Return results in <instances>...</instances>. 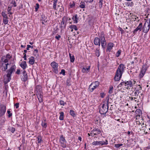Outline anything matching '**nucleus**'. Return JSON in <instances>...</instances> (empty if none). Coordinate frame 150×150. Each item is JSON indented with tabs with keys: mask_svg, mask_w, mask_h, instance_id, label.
<instances>
[{
	"mask_svg": "<svg viewBox=\"0 0 150 150\" xmlns=\"http://www.w3.org/2000/svg\"><path fill=\"white\" fill-rule=\"evenodd\" d=\"M108 101L102 104L101 108H100L99 112L101 114H104L108 111Z\"/></svg>",
	"mask_w": 150,
	"mask_h": 150,
	"instance_id": "4",
	"label": "nucleus"
},
{
	"mask_svg": "<svg viewBox=\"0 0 150 150\" xmlns=\"http://www.w3.org/2000/svg\"><path fill=\"white\" fill-rule=\"evenodd\" d=\"M132 84L131 81H127L125 82V88H128L129 87H131L132 86Z\"/></svg>",
	"mask_w": 150,
	"mask_h": 150,
	"instance_id": "11",
	"label": "nucleus"
},
{
	"mask_svg": "<svg viewBox=\"0 0 150 150\" xmlns=\"http://www.w3.org/2000/svg\"><path fill=\"white\" fill-rule=\"evenodd\" d=\"M51 65L53 69L54 72L55 73H57L58 72L57 63L55 62H53L51 63Z\"/></svg>",
	"mask_w": 150,
	"mask_h": 150,
	"instance_id": "8",
	"label": "nucleus"
},
{
	"mask_svg": "<svg viewBox=\"0 0 150 150\" xmlns=\"http://www.w3.org/2000/svg\"><path fill=\"white\" fill-rule=\"evenodd\" d=\"M23 76L22 77V80L23 81H25L28 79V75L26 71L25 70L23 71Z\"/></svg>",
	"mask_w": 150,
	"mask_h": 150,
	"instance_id": "13",
	"label": "nucleus"
},
{
	"mask_svg": "<svg viewBox=\"0 0 150 150\" xmlns=\"http://www.w3.org/2000/svg\"><path fill=\"white\" fill-rule=\"evenodd\" d=\"M99 83L98 81L92 83L89 86V89L91 92H92L99 85Z\"/></svg>",
	"mask_w": 150,
	"mask_h": 150,
	"instance_id": "5",
	"label": "nucleus"
},
{
	"mask_svg": "<svg viewBox=\"0 0 150 150\" xmlns=\"http://www.w3.org/2000/svg\"><path fill=\"white\" fill-rule=\"evenodd\" d=\"M100 39L101 46L103 48H105L106 45V42L105 40L104 35L103 32H102L100 34Z\"/></svg>",
	"mask_w": 150,
	"mask_h": 150,
	"instance_id": "7",
	"label": "nucleus"
},
{
	"mask_svg": "<svg viewBox=\"0 0 150 150\" xmlns=\"http://www.w3.org/2000/svg\"><path fill=\"white\" fill-rule=\"evenodd\" d=\"M34 51L36 53H37L38 52V50L35 49L34 50Z\"/></svg>",
	"mask_w": 150,
	"mask_h": 150,
	"instance_id": "60",
	"label": "nucleus"
},
{
	"mask_svg": "<svg viewBox=\"0 0 150 150\" xmlns=\"http://www.w3.org/2000/svg\"><path fill=\"white\" fill-rule=\"evenodd\" d=\"M103 1V0H99V6L100 8H101L102 7Z\"/></svg>",
	"mask_w": 150,
	"mask_h": 150,
	"instance_id": "36",
	"label": "nucleus"
},
{
	"mask_svg": "<svg viewBox=\"0 0 150 150\" xmlns=\"http://www.w3.org/2000/svg\"><path fill=\"white\" fill-rule=\"evenodd\" d=\"M69 55L71 62H73L74 60V56L73 55L71 56V54L70 53L69 54Z\"/></svg>",
	"mask_w": 150,
	"mask_h": 150,
	"instance_id": "32",
	"label": "nucleus"
},
{
	"mask_svg": "<svg viewBox=\"0 0 150 150\" xmlns=\"http://www.w3.org/2000/svg\"><path fill=\"white\" fill-rule=\"evenodd\" d=\"M11 8H12L11 7H10L9 6H8V8L7 9V11L8 12H9L11 10Z\"/></svg>",
	"mask_w": 150,
	"mask_h": 150,
	"instance_id": "49",
	"label": "nucleus"
},
{
	"mask_svg": "<svg viewBox=\"0 0 150 150\" xmlns=\"http://www.w3.org/2000/svg\"><path fill=\"white\" fill-rule=\"evenodd\" d=\"M46 119H43L42 121V122L41 124V125L42 126L45 128H46L47 127V123L46 122Z\"/></svg>",
	"mask_w": 150,
	"mask_h": 150,
	"instance_id": "20",
	"label": "nucleus"
},
{
	"mask_svg": "<svg viewBox=\"0 0 150 150\" xmlns=\"http://www.w3.org/2000/svg\"><path fill=\"white\" fill-rule=\"evenodd\" d=\"M130 132H129V131H128V132H127V134H130Z\"/></svg>",
	"mask_w": 150,
	"mask_h": 150,
	"instance_id": "64",
	"label": "nucleus"
},
{
	"mask_svg": "<svg viewBox=\"0 0 150 150\" xmlns=\"http://www.w3.org/2000/svg\"><path fill=\"white\" fill-rule=\"evenodd\" d=\"M20 70L19 69H17L16 72V73L17 74H20Z\"/></svg>",
	"mask_w": 150,
	"mask_h": 150,
	"instance_id": "54",
	"label": "nucleus"
},
{
	"mask_svg": "<svg viewBox=\"0 0 150 150\" xmlns=\"http://www.w3.org/2000/svg\"><path fill=\"white\" fill-rule=\"evenodd\" d=\"M15 68L14 66H12L11 68L7 70V74L4 76V82L6 84L9 82L11 79V75L15 71Z\"/></svg>",
	"mask_w": 150,
	"mask_h": 150,
	"instance_id": "3",
	"label": "nucleus"
},
{
	"mask_svg": "<svg viewBox=\"0 0 150 150\" xmlns=\"http://www.w3.org/2000/svg\"><path fill=\"white\" fill-rule=\"evenodd\" d=\"M6 110V107L4 105H1L0 108V116H2L4 114Z\"/></svg>",
	"mask_w": 150,
	"mask_h": 150,
	"instance_id": "10",
	"label": "nucleus"
},
{
	"mask_svg": "<svg viewBox=\"0 0 150 150\" xmlns=\"http://www.w3.org/2000/svg\"><path fill=\"white\" fill-rule=\"evenodd\" d=\"M69 28L71 29V32H73V29L75 30H78L76 26L75 25H71L69 27Z\"/></svg>",
	"mask_w": 150,
	"mask_h": 150,
	"instance_id": "28",
	"label": "nucleus"
},
{
	"mask_svg": "<svg viewBox=\"0 0 150 150\" xmlns=\"http://www.w3.org/2000/svg\"><path fill=\"white\" fill-rule=\"evenodd\" d=\"M122 145L123 144H115V146L117 148H118L119 147L121 146H122Z\"/></svg>",
	"mask_w": 150,
	"mask_h": 150,
	"instance_id": "38",
	"label": "nucleus"
},
{
	"mask_svg": "<svg viewBox=\"0 0 150 150\" xmlns=\"http://www.w3.org/2000/svg\"><path fill=\"white\" fill-rule=\"evenodd\" d=\"M10 7H16V3L14 0H12L10 2V3L9 5Z\"/></svg>",
	"mask_w": 150,
	"mask_h": 150,
	"instance_id": "22",
	"label": "nucleus"
},
{
	"mask_svg": "<svg viewBox=\"0 0 150 150\" xmlns=\"http://www.w3.org/2000/svg\"><path fill=\"white\" fill-rule=\"evenodd\" d=\"M100 39L97 37L95 38L94 40V43L95 45H100Z\"/></svg>",
	"mask_w": 150,
	"mask_h": 150,
	"instance_id": "16",
	"label": "nucleus"
},
{
	"mask_svg": "<svg viewBox=\"0 0 150 150\" xmlns=\"http://www.w3.org/2000/svg\"><path fill=\"white\" fill-rule=\"evenodd\" d=\"M139 88H138L137 90H136L135 91L134 93L133 96H134L135 97L134 98V99H136L137 98L138 95L139 94V90H141L142 87L140 85H139Z\"/></svg>",
	"mask_w": 150,
	"mask_h": 150,
	"instance_id": "12",
	"label": "nucleus"
},
{
	"mask_svg": "<svg viewBox=\"0 0 150 150\" xmlns=\"http://www.w3.org/2000/svg\"><path fill=\"white\" fill-rule=\"evenodd\" d=\"M148 122L149 126H150V120H149Z\"/></svg>",
	"mask_w": 150,
	"mask_h": 150,
	"instance_id": "61",
	"label": "nucleus"
},
{
	"mask_svg": "<svg viewBox=\"0 0 150 150\" xmlns=\"http://www.w3.org/2000/svg\"><path fill=\"white\" fill-rule=\"evenodd\" d=\"M15 128H13V127L12 128L11 130V132H12V133H13V132H15Z\"/></svg>",
	"mask_w": 150,
	"mask_h": 150,
	"instance_id": "52",
	"label": "nucleus"
},
{
	"mask_svg": "<svg viewBox=\"0 0 150 150\" xmlns=\"http://www.w3.org/2000/svg\"><path fill=\"white\" fill-rule=\"evenodd\" d=\"M59 103L61 105L64 106V104H66L62 100H61L59 101Z\"/></svg>",
	"mask_w": 150,
	"mask_h": 150,
	"instance_id": "41",
	"label": "nucleus"
},
{
	"mask_svg": "<svg viewBox=\"0 0 150 150\" xmlns=\"http://www.w3.org/2000/svg\"><path fill=\"white\" fill-rule=\"evenodd\" d=\"M100 49L99 48H97L95 51V54L97 57L99 56L100 55V52L99 51Z\"/></svg>",
	"mask_w": 150,
	"mask_h": 150,
	"instance_id": "26",
	"label": "nucleus"
},
{
	"mask_svg": "<svg viewBox=\"0 0 150 150\" xmlns=\"http://www.w3.org/2000/svg\"><path fill=\"white\" fill-rule=\"evenodd\" d=\"M70 115L73 117H75L76 116V114L75 113L74 111L71 110L70 111Z\"/></svg>",
	"mask_w": 150,
	"mask_h": 150,
	"instance_id": "33",
	"label": "nucleus"
},
{
	"mask_svg": "<svg viewBox=\"0 0 150 150\" xmlns=\"http://www.w3.org/2000/svg\"><path fill=\"white\" fill-rule=\"evenodd\" d=\"M60 116L59 117V119L61 120H63L64 119V112H61L60 113Z\"/></svg>",
	"mask_w": 150,
	"mask_h": 150,
	"instance_id": "31",
	"label": "nucleus"
},
{
	"mask_svg": "<svg viewBox=\"0 0 150 150\" xmlns=\"http://www.w3.org/2000/svg\"><path fill=\"white\" fill-rule=\"evenodd\" d=\"M146 69L143 67L142 69L141 70L140 73L139 75V77L141 78L143 77L144 74H145V72L146 71Z\"/></svg>",
	"mask_w": 150,
	"mask_h": 150,
	"instance_id": "18",
	"label": "nucleus"
},
{
	"mask_svg": "<svg viewBox=\"0 0 150 150\" xmlns=\"http://www.w3.org/2000/svg\"><path fill=\"white\" fill-rule=\"evenodd\" d=\"M11 58V56L9 54H7L6 56H3L1 58V68L3 71H5L8 68H11L12 66H14L16 68V66L14 63L12 62L8 63Z\"/></svg>",
	"mask_w": 150,
	"mask_h": 150,
	"instance_id": "1",
	"label": "nucleus"
},
{
	"mask_svg": "<svg viewBox=\"0 0 150 150\" xmlns=\"http://www.w3.org/2000/svg\"><path fill=\"white\" fill-rule=\"evenodd\" d=\"M39 5L38 4H36V6L35 8V11H38V8H39Z\"/></svg>",
	"mask_w": 150,
	"mask_h": 150,
	"instance_id": "44",
	"label": "nucleus"
},
{
	"mask_svg": "<svg viewBox=\"0 0 150 150\" xmlns=\"http://www.w3.org/2000/svg\"><path fill=\"white\" fill-rule=\"evenodd\" d=\"M74 6H75V4L74 3H73L72 4H71V3L70 4V7H71V8L73 7Z\"/></svg>",
	"mask_w": 150,
	"mask_h": 150,
	"instance_id": "51",
	"label": "nucleus"
},
{
	"mask_svg": "<svg viewBox=\"0 0 150 150\" xmlns=\"http://www.w3.org/2000/svg\"><path fill=\"white\" fill-rule=\"evenodd\" d=\"M121 53V50H118L116 54V56L117 57H118L119 56Z\"/></svg>",
	"mask_w": 150,
	"mask_h": 150,
	"instance_id": "43",
	"label": "nucleus"
},
{
	"mask_svg": "<svg viewBox=\"0 0 150 150\" xmlns=\"http://www.w3.org/2000/svg\"><path fill=\"white\" fill-rule=\"evenodd\" d=\"M19 103H16L14 106H15L16 108H18L19 107Z\"/></svg>",
	"mask_w": 150,
	"mask_h": 150,
	"instance_id": "48",
	"label": "nucleus"
},
{
	"mask_svg": "<svg viewBox=\"0 0 150 150\" xmlns=\"http://www.w3.org/2000/svg\"><path fill=\"white\" fill-rule=\"evenodd\" d=\"M61 25L62 27H63L64 26V27H65V25L64 24V22L63 21H62L61 22Z\"/></svg>",
	"mask_w": 150,
	"mask_h": 150,
	"instance_id": "47",
	"label": "nucleus"
},
{
	"mask_svg": "<svg viewBox=\"0 0 150 150\" xmlns=\"http://www.w3.org/2000/svg\"><path fill=\"white\" fill-rule=\"evenodd\" d=\"M100 95H101V97L102 98H103L105 96V95L104 93H101Z\"/></svg>",
	"mask_w": 150,
	"mask_h": 150,
	"instance_id": "57",
	"label": "nucleus"
},
{
	"mask_svg": "<svg viewBox=\"0 0 150 150\" xmlns=\"http://www.w3.org/2000/svg\"><path fill=\"white\" fill-rule=\"evenodd\" d=\"M119 85L120 86V85H121V86L124 85L125 86V82H123L120 83Z\"/></svg>",
	"mask_w": 150,
	"mask_h": 150,
	"instance_id": "55",
	"label": "nucleus"
},
{
	"mask_svg": "<svg viewBox=\"0 0 150 150\" xmlns=\"http://www.w3.org/2000/svg\"><path fill=\"white\" fill-rule=\"evenodd\" d=\"M65 71L64 69H62L61 71V72H60V74H62L63 75H65Z\"/></svg>",
	"mask_w": 150,
	"mask_h": 150,
	"instance_id": "45",
	"label": "nucleus"
},
{
	"mask_svg": "<svg viewBox=\"0 0 150 150\" xmlns=\"http://www.w3.org/2000/svg\"><path fill=\"white\" fill-rule=\"evenodd\" d=\"M27 46L28 47H29V48H33V46H31V45H28Z\"/></svg>",
	"mask_w": 150,
	"mask_h": 150,
	"instance_id": "58",
	"label": "nucleus"
},
{
	"mask_svg": "<svg viewBox=\"0 0 150 150\" xmlns=\"http://www.w3.org/2000/svg\"><path fill=\"white\" fill-rule=\"evenodd\" d=\"M24 56L23 58H24V60H26V54L25 53H24Z\"/></svg>",
	"mask_w": 150,
	"mask_h": 150,
	"instance_id": "56",
	"label": "nucleus"
},
{
	"mask_svg": "<svg viewBox=\"0 0 150 150\" xmlns=\"http://www.w3.org/2000/svg\"><path fill=\"white\" fill-rule=\"evenodd\" d=\"M8 18H4L3 19V22L5 24H6L8 23Z\"/></svg>",
	"mask_w": 150,
	"mask_h": 150,
	"instance_id": "40",
	"label": "nucleus"
},
{
	"mask_svg": "<svg viewBox=\"0 0 150 150\" xmlns=\"http://www.w3.org/2000/svg\"><path fill=\"white\" fill-rule=\"evenodd\" d=\"M114 46V44L112 43H110L108 44V46L107 49V51L109 52L112 49V47Z\"/></svg>",
	"mask_w": 150,
	"mask_h": 150,
	"instance_id": "19",
	"label": "nucleus"
},
{
	"mask_svg": "<svg viewBox=\"0 0 150 150\" xmlns=\"http://www.w3.org/2000/svg\"><path fill=\"white\" fill-rule=\"evenodd\" d=\"M36 90L37 92L36 95L38 94H42V87L40 85L37 86L36 87Z\"/></svg>",
	"mask_w": 150,
	"mask_h": 150,
	"instance_id": "14",
	"label": "nucleus"
},
{
	"mask_svg": "<svg viewBox=\"0 0 150 150\" xmlns=\"http://www.w3.org/2000/svg\"><path fill=\"white\" fill-rule=\"evenodd\" d=\"M101 132L100 130L98 129H94L93 130L91 134H93L94 135H96L100 134Z\"/></svg>",
	"mask_w": 150,
	"mask_h": 150,
	"instance_id": "17",
	"label": "nucleus"
},
{
	"mask_svg": "<svg viewBox=\"0 0 150 150\" xmlns=\"http://www.w3.org/2000/svg\"><path fill=\"white\" fill-rule=\"evenodd\" d=\"M79 7L82 8H85V4L83 2H81L80 3V5H79Z\"/></svg>",
	"mask_w": 150,
	"mask_h": 150,
	"instance_id": "34",
	"label": "nucleus"
},
{
	"mask_svg": "<svg viewBox=\"0 0 150 150\" xmlns=\"http://www.w3.org/2000/svg\"><path fill=\"white\" fill-rule=\"evenodd\" d=\"M125 68V67L124 64H121L119 65L115 75L114 77V79L115 81H118L120 79Z\"/></svg>",
	"mask_w": 150,
	"mask_h": 150,
	"instance_id": "2",
	"label": "nucleus"
},
{
	"mask_svg": "<svg viewBox=\"0 0 150 150\" xmlns=\"http://www.w3.org/2000/svg\"><path fill=\"white\" fill-rule=\"evenodd\" d=\"M59 142L62 146L63 147H66V141L64 138L63 137V135L61 136L59 139Z\"/></svg>",
	"mask_w": 150,
	"mask_h": 150,
	"instance_id": "9",
	"label": "nucleus"
},
{
	"mask_svg": "<svg viewBox=\"0 0 150 150\" xmlns=\"http://www.w3.org/2000/svg\"><path fill=\"white\" fill-rule=\"evenodd\" d=\"M142 23H140L138 26L136 28L134 31L133 33H136L139 30L140 31L142 30Z\"/></svg>",
	"mask_w": 150,
	"mask_h": 150,
	"instance_id": "15",
	"label": "nucleus"
},
{
	"mask_svg": "<svg viewBox=\"0 0 150 150\" xmlns=\"http://www.w3.org/2000/svg\"><path fill=\"white\" fill-rule=\"evenodd\" d=\"M21 67L23 69H25L27 67L26 62L23 61L20 64Z\"/></svg>",
	"mask_w": 150,
	"mask_h": 150,
	"instance_id": "21",
	"label": "nucleus"
},
{
	"mask_svg": "<svg viewBox=\"0 0 150 150\" xmlns=\"http://www.w3.org/2000/svg\"><path fill=\"white\" fill-rule=\"evenodd\" d=\"M2 15L4 17V18H8V17L7 16V15L4 12H2Z\"/></svg>",
	"mask_w": 150,
	"mask_h": 150,
	"instance_id": "37",
	"label": "nucleus"
},
{
	"mask_svg": "<svg viewBox=\"0 0 150 150\" xmlns=\"http://www.w3.org/2000/svg\"><path fill=\"white\" fill-rule=\"evenodd\" d=\"M37 138L38 139V143H41L42 141L41 137L39 136L38 137H37Z\"/></svg>",
	"mask_w": 150,
	"mask_h": 150,
	"instance_id": "39",
	"label": "nucleus"
},
{
	"mask_svg": "<svg viewBox=\"0 0 150 150\" xmlns=\"http://www.w3.org/2000/svg\"><path fill=\"white\" fill-rule=\"evenodd\" d=\"M67 84L68 86L70 85V81L69 80H67Z\"/></svg>",
	"mask_w": 150,
	"mask_h": 150,
	"instance_id": "53",
	"label": "nucleus"
},
{
	"mask_svg": "<svg viewBox=\"0 0 150 150\" xmlns=\"http://www.w3.org/2000/svg\"><path fill=\"white\" fill-rule=\"evenodd\" d=\"M135 113L137 115L140 116L142 114V111L140 109H137L136 110Z\"/></svg>",
	"mask_w": 150,
	"mask_h": 150,
	"instance_id": "29",
	"label": "nucleus"
},
{
	"mask_svg": "<svg viewBox=\"0 0 150 150\" xmlns=\"http://www.w3.org/2000/svg\"><path fill=\"white\" fill-rule=\"evenodd\" d=\"M29 59V63L30 64L32 65L34 63L35 59L33 57H31Z\"/></svg>",
	"mask_w": 150,
	"mask_h": 150,
	"instance_id": "23",
	"label": "nucleus"
},
{
	"mask_svg": "<svg viewBox=\"0 0 150 150\" xmlns=\"http://www.w3.org/2000/svg\"><path fill=\"white\" fill-rule=\"evenodd\" d=\"M7 113L8 114V116L9 117H10L12 115V113H11V111L10 110H8L7 111Z\"/></svg>",
	"mask_w": 150,
	"mask_h": 150,
	"instance_id": "46",
	"label": "nucleus"
},
{
	"mask_svg": "<svg viewBox=\"0 0 150 150\" xmlns=\"http://www.w3.org/2000/svg\"><path fill=\"white\" fill-rule=\"evenodd\" d=\"M60 35H58V36H56L55 37V38L57 40H59L60 38Z\"/></svg>",
	"mask_w": 150,
	"mask_h": 150,
	"instance_id": "50",
	"label": "nucleus"
},
{
	"mask_svg": "<svg viewBox=\"0 0 150 150\" xmlns=\"http://www.w3.org/2000/svg\"><path fill=\"white\" fill-rule=\"evenodd\" d=\"M8 13L9 14H10L11 15L12 14V13L11 12H10V11L9 12H8Z\"/></svg>",
	"mask_w": 150,
	"mask_h": 150,
	"instance_id": "63",
	"label": "nucleus"
},
{
	"mask_svg": "<svg viewBox=\"0 0 150 150\" xmlns=\"http://www.w3.org/2000/svg\"><path fill=\"white\" fill-rule=\"evenodd\" d=\"M90 66H88V68H85L83 67L82 69V71L83 73H87L90 70Z\"/></svg>",
	"mask_w": 150,
	"mask_h": 150,
	"instance_id": "24",
	"label": "nucleus"
},
{
	"mask_svg": "<svg viewBox=\"0 0 150 150\" xmlns=\"http://www.w3.org/2000/svg\"><path fill=\"white\" fill-rule=\"evenodd\" d=\"M78 139L80 140V141H81V137H78Z\"/></svg>",
	"mask_w": 150,
	"mask_h": 150,
	"instance_id": "59",
	"label": "nucleus"
},
{
	"mask_svg": "<svg viewBox=\"0 0 150 150\" xmlns=\"http://www.w3.org/2000/svg\"><path fill=\"white\" fill-rule=\"evenodd\" d=\"M77 15H75L74 16H73L72 19L74 21V23H77L78 22V18L77 17Z\"/></svg>",
	"mask_w": 150,
	"mask_h": 150,
	"instance_id": "30",
	"label": "nucleus"
},
{
	"mask_svg": "<svg viewBox=\"0 0 150 150\" xmlns=\"http://www.w3.org/2000/svg\"><path fill=\"white\" fill-rule=\"evenodd\" d=\"M100 141L101 142V146H102L103 145H106L108 144V141L106 140H105V141Z\"/></svg>",
	"mask_w": 150,
	"mask_h": 150,
	"instance_id": "35",
	"label": "nucleus"
},
{
	"mask_svg": "<svg viewBox=\"0 0 150 150\" xmlns=\"http://www.w3.org/2000/svg\"><path fill=\"white\" fill-rule=\"evenodd\" d=\"M42 94H38L36 95L37 96L39 100V101L40 102H42L43 100L42 99Z\"/></svg>",
	"mask_w": 150,
	"mask_h": 150,
	"instance_id": "25",
	"label": "nucleus"
},
{
	"mask_svg": "<svg viewBox=\"0 0 150 150\" xmlns=\"http://www.w3.org/2000/svg\"><path fill=\"white\" fill-rule=\"evenodd\" d=\"M24 52L25 53H26V52H27V50H24Z\"/></svg>",
	"mask_w": 150,
	"mask_h": 150,
	"instance_id": "62",
	"label": "nucleus"
},
{
	"mask_svg": "<svg viewBox=\"0 0 150 150\" xmlns=\"http://www.w3.org/2000/svg\"><path fill=\"white\" fill-rule=\"evenodd\" d=\"M101 142L100 141H94L92 143V145L94 146L101 145Z\"/></svg>",
	"mask_w": 150,
	"mask_h": 150,
	"instance_id": "27",
	"label": "nucleus"
},
{
	"mask_svg": "<svg viewBox=\"0 0 150 150\" xmlns=\"http://www.w3.org/2000/svg\"><path fill=\"white\" fill-rule=\"evenodd\" d=\"M150 21H146L143 28V31L144 33H147L149 30L150 28Z\"/></svg>",
	"mask_w": 150,
	"mask_h": 150,
	"instance_id": "6",
	"label": "nucleus"
},
{
	"mask_svg": "<svg viewBox=\"0 0 150 150\" xmlns=\"http://www.w3.org/2000/svg\"><path fill=\"white\" fill-rule=\"evenodd\" d=\"M113 88L112 86L111 87H110V89L109 90V93H110V94H111L112 93V92H113Z\"/></svg>",
	"mask_w": 150,
	"mask_h": 150,
	"instance_id": "42",
	"label": "nucleus"
}]
</instances>
